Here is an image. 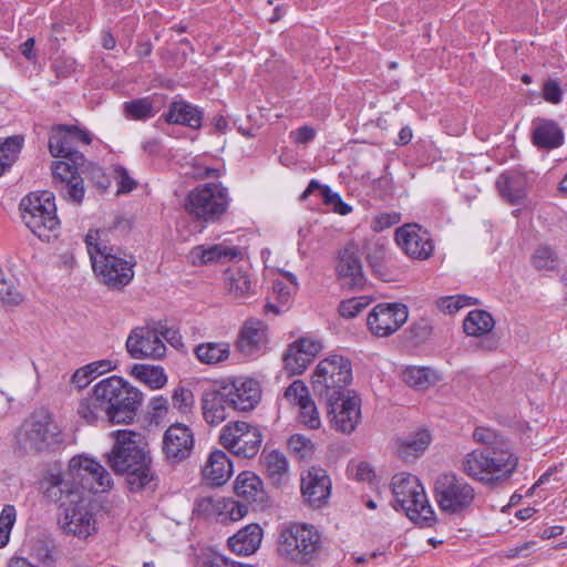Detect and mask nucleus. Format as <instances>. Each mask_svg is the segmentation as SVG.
<instances>
[{
    "label": "nucleus",
    "mask_w": 567,
    "mask_h": 567,
    "mask_svg": "<svg viewBox=\"0 0 567 567\" xmlns=\"http://www.w3.org/2000/svg\"><path fill=\"white\" fill-rule=\"evenodd\" d=\"M473 439L481 446L465 455L462 463L464 473L487 486L508 480L518 465L509 441L486 426H477Z\"/></svg>",
    "instance_id": "2"
},
{
    "label": "nucleus",
    "mask_w": 567,
    "mask_h": 567,
    "mask_svg": "<svg viewBox=\"0 0 567 567\" xmlns=\"http://www.w3.org/2000/svg\"><path fill=\"white\" fill-rule=\"evenodd\" d=\"M532 125V142L537 148L555 150L564 144L565 134L556 121L536 117Z\"/></svg>",
    "instance_id": "28"
},
{
    "label": "nucleus",
    "mask_w": 567,
    "mask_h": 567,
    "mask_svg": "<svg viewBox=\"0 0 567 567\" xmlns=\"http://www.w3.org/2000/svg\"><path fill=\"white\" fill-rule=\"evenodd\" d=\"M289 452L298 460H309L315 453V444L302 434H293L287 442Z\"/></svg>",
    "instance_id": "48"
},
{
    "label": "nucleus",
    "mask_w": 567,
    "mask_h": 567,
    "mask_svg": "<svg viewBox=\"0 0 567 567\" xmlns=\"http://www.w3.org/2000/svg\"><path fill=\"white\" fill-rule=\"evenodd\" d=\"M260 398V385L251 378L216 382L202 394L203 417L209 425H218L230 416V412L254 410Z\"/></svg>",
    "instance_id": "3"
},
{
    "label": "nucleus",
    "mask_w": 567,
    "mask_h": 567,
    "mask_svg": "<svg viewBox=\"0 0 567 567\" xmlns=\"http://www.w3.org/2000/svg\"><path fill=\"white\" fill-rule=\"evenodd\" d=\"M502 197L511 205H520L527 197V177L518 171H505L496 179Z\"/></svg>",
    "instance_id": "30"
},
{
    "label": "nucleus",
    "mask_w": 567,
    "mask_h": 567,
    "mask_svg": "<svg viewBox=\"0 0 567 567\" xmlns=\"http://www.w3.org/2000/svg\"><path fill=\"white\" fill-rule=\"evenodd\" d=\"M392 506L402 511L420 526L431 527L435 523V512L431 507L424 487L415 475L395 474L391 480Z\"/></svg>",
    "instance_id": "8"
},
{
    "label": "nucleus",
    "mask_w": 567,
    "mask_h": 567,
    "mask_svg": "<svg viewBox=\"0 0 567 567\" xmlns=\"http://www.w3.org/2000/svg\"><path fill=\"white\" fill-rule=\"evenodd\" d=\"M477 303L476 298L462 295L443 297L437 301L439 308L449 313H454L464 307Z\"/></svg>",
    "instance_id": "55"
},
{
    "label": "nucleus",
    "mask_w": 567,
    "mask_h": 567,
    "mask_svg": "<svg viewBox=\"0 0 567 567\" xmlns=\"http://www.w3.org/2000/svg\"><path fill=\"white\" fill-rule=\"evenodd\" d=\"M52 486L49 488L51 497H56L63 513L59 516L63 532L79 538H87L96 532L95 520L73 487L64 482L61 475L52 476Z\"/></svg>",
    "instance_id": "7"
},
{
    "label": "nucleus",
    "mask_w": 567,
    "mask_h": 567,
    "mask_svg": "<svg viewBox=\"0 0 567 567\" xmlns=\"http://www.w3.org/2000/svg\"><path fill=\"white\" fill-rule=\"evenodd\" d=\"M30 556L43 567H54L58 560L54 545L44 539H35L32 542Z\"/></svg>",
    "instance_id": "44"
},
{
    "label": "nucleus",
    "mask_w": 567,
    "mask_h": 567,
    "mask_svg": "<svg viewBox=\"0 0 567 567\" xmlns=\"http://www.w3.org/2000/svg\"><path fill=\"white\" fill-rule=\"evenodd\" d=\"M76 60L72 56L61 54L52 60L51 69L54 71L56 78H70L76 71Z\"/></svg>",
    "instance_id": "57"
},
{
    "label": "nucleus",
    "mask_w": 567,
    "mask_h": 567,
    "mask_svg": "<svg viewBox=\"0 0 567 567\" xmlns=\"http://www.w3.org/2000/svg\"><path fill=\"white\" fill-rule=\"evenodd\" d=\"M194 445V432L183 423H173L164 432L162 451L172 464H178L187 460L193 453Z\"/></svg>",
    "instance_id": "19"
},
{
    "label": "nucleus",
    "mask_w": 567,
    "mask_h": 567,
    "mask_svg": "<svg viewBox=\"0 0 567 567\" xmlns=\"http://www.w3.org/2000/svg\"><path fill=\"white\" fill-rule=\"evenodd\" d=\"M261 539L262 528L258 524H249L230 536L227 544L234 554L249 556L258 550Z\"/></svg>",
    "instance_id": "31"
},
{
    "label": "nucleus",
    "mask_w": 567,
    "mask_h": 567,
    "mask_svg": "<svg viewBox=\"0 0 567 567\" xmlns=\"http://www.w3.org/2000/svg\"><path fill=\"white\" fill-rule=\"evenodd\" d=\"M297 347L289 344L284 353L282 361L285 370L289 375L302 374L309 363L312 361L306 354L297 352Z\"/></svg>",
    "instance_id": "45"
},
{
    "label": "nucleus",
    "mask_w": 567,
    "mask_h": 567,
    "mask_svg": "<svg viewBox=\"0 0 567 567\" xmlns=\"http://www.w3.org/2000/svg\"><path fill=\"white\" fill-rule=\"evenodd\" d=\"M0 300L7 306H18L23 301L22 293L17 289L13 279L4 277L0 269Z\"/></svg>",
    "instance_id": "51"
},
{
    "label": "nucleus",
    "mask_w": 567,
    "mask_h": 567,
    "mask_svg": "<svg viewBox=\"0 0 567 567\" xmlns=\"http://www.w3.org/2000/svg\"><path fill=\"white\" fill-rule=\"evenodd\" d=\"M261 442L262 435L258 427L247 431V434H245L244 437H239V444L236 449L235 455L244 458H251L259 452Z\"/></svg>",
    "instance_id": "46"
},
{
    "label": "nucleus",
    "mask_w": 567,
    "mask_h": 567,
    "mask_svg": "<svg viewBox=\"0 0 567 567\" xmlns=\"http://www.w3.org/2000/svg\"><path fill=\"white\" fill-rule=\"evenodd\" d=\"M495 321L489 312L475 309L467 313L463 322V330L467 336L481 337L494 328Z\"/></svg>",
    "instance_id": "36"
},
{
    "label": "nucleus",
    "mask_w": 567,
    "mask_h": 567,
    "mask_svg": "<svg viewBox=\"0 0 567 567\" xmlns=\"http://www.w3.org/2000/svg\"><path fill=\"white\" fill-rule=\"evenodd\" d=\"M292 347H297V352L306 354L311 360L321 351L322 344L318 340L309 338H300L291 343Z\"/></svg>",
    "instance_id": "61"
},
{
    "label": "nucleus",
    "mask_w": 567,
    "mask_h": 567,
    "mask_svg": "<svg viewBox=\"0 0 567 567\" xmlns=\"http://www.w3.org/2000/svg\"><path fill=\"white\" fill-rule=\"evenodd\" d=\"M403 381L411 388L425 390L435 384L437 375L426 367H408L402 373Z\"/></svg>",
    "instance_id": "41"
},
{
    "label": "nucleus",
    "mask_w": 567,
    "mask_h": 567,
    "mask_svg": "<svg viewBox=\"0 0 567 567\" xmlns=\"http://www.w3.org/2000/svg\"><path fill=\"white\" fill-rule=\"evenodd\" d=\"M167 103V95L153 93L146 96L125 101L122 112L125 118L136 122H146L153 118Z\"/></svg>",
    "instance_id": "27"
},
{
    "label": "nucleus",
    "mask_w": 567,
    "mask_h": 567,
    "mask_svg": "<svg viewBox=\"0 0 567 567\" xmlns=\"http://www.w3.org/2000/svg\"><path fill=\"white\" fill-rule=\"evenodd\" d=\"M277 550L281 557L301 567H317L327 556L321 533L306 523H289L278 535Z\"/></svg>",
    "instance_id": "4"
},
{
    "label": "nucleus",
    "mask_w": 567,
    "mask_h": 567,
    "mask_svg": "<svg viewBox=\"0 0 567 567\" xmlns=\"http://www.w3.org/2000/svg\"><path fill=\"white\" fill-rule=\"evenodd\" d=\"M116 173L118 178V194H128L136 188V181L130 176L128 171L124 166H118Z\"/></svg>",
    "instance_id": "64"
},
{
    "label": "nucleus",
    "mask_w": 567,
    "mask_h": 567,
    "mask_svg": "<svg viewBox=\"0 0 567 567\" xmlns=\"http://www.w3.org/2000/svg\"><path fill=\"white\" fill-rule=\"evenodd\" d=\"M171 329L162 321H148L145 327L134 328L125 347L133 359H162L166 353L163 339H167Z\"/></svg>",
    "instance_id": "13"
},
{
    "label": "nucleus",
    "mask_w": 567,
    "mask_h": 567,
    "mask_svg": "<svg viewBox=\"0 0 567 567\" xmlns=\"http://www.w3.org/2000/svg\"><path fill=\"white\" fill-rule=\"evenodd\" d=\"M0 300L7 306H18L23 301L22 293L17 289L13 279L4 277L0 269Z\"/></svg>",
    "instance_id": "50"
},
{
    "label": "nucleus",
    "mask_w": 567,
    "mask_h": 567,
    "mask_svg": "<svg viewBox=\"0 0 567 567\" xmlns=\"http://www.w3.org/2000/svg\"><path fill=\"white\" fill-rule=\"evenodd\" d=\"M112 370L111 361L100 360L79 368L71 378L72 384L79 389L86 388L97 375Z\"/></svg>",
    "instance_id": "42"
},
{
    "label": "nucleus",
    "mask_w": 567,
    "mask_h": 567,
    "mask_svg": "<svg viewBox=\"0 0 567 567\" xmlns=\"http://www.w3.org/2000/svg\"><path fill=\"white\" fill-rule=\"evenodd\" d=\"M394 239L398 246L411 259L426 260L434 251L430 231L419 224H405L396 228Z\"/></svg>",
    "instance_id": "16"
},
{
    "label": "nucleus",
    "mask_w": 567,
    "mask_h": 567,
    "mask_svg": "<svg viewBox=\"0 0 567 567\" xmlns=\"http://www.w3.org/2000/svg\"><path fill=\"white\" fill-rule=\"evenodd\" d=\"M408 318L409 309L404 303H379L370 311L367 324L374 336L388 337L398 331Z\"/></svg>",
    "instance_id": "17"
},
{
    "label": "nucleus",
    "mask_w": 567,
    "mask_h": 567,
    "mask_svg": "<svg viewBox=\"0 0 567 567\" xmlns=\"http://www.w3.org/2000/svg\"><path fill=\"white\" fill-rule=\"evenodd\" d=\"M285 398H287L290 401H293L298 406H300L301 403H306V401H309L311 399L308 388L301 380H295L285 390Z\"/></svg>",
    "instance_id": "59"
},
{
    "label": "nucleus",
    "mask_w": 567,
    "mask_h": 567,
    "mask_svg": "<svg viewBox=\"0 0 567 567\" xmlns=\"http://www.w3.org/2000/svg\"><path fill=\"white\" fill-rule=\"evenodd\" d=\"M81 166L69 162H53L51 165L52 179L55 189L68 202L80 205L85 195Z\"/></svg>",
    "instance_id": "18"
},
{
    "label": "nucleus",
    "mask_w": 567,
    "mask_h": 567,
    "mask_svg": "<svg viewBox=\"0 0 567 567\" xmlns=\"http://www.w3.org/2000/svg\"><path fill=\"white\" fill-rule=\"evenodd\" d=\"M70 470L73 480L81 478L83 488L105 491L112 487L113 481L110 473L93 458L74 456L70 461Z\"/></svg>",
    "instance_id": "20"
},
{
    "label": "nucleus",
    "mask_w": 567,
    "mask_h": 567,
    "mask_svg": "<svg viewBox=\"0 0 567 567\" xmlns=\"http://www.w3.org/2000/svg\"><path fill=\"white\" fill-rule=\"evenodd\" d=\"M239 437L236 432L233 430L231 424H227L221 429L219 443L228 450L230 453L235 454L236 449L239 444Z\"/></svg>",
    "instance_id": "62"
},
{
    "label": "nucleus",
    "mask_w": 567,
    "mask_h": 567,
    "mask_svg": "<svg viewBox=\"0 0 567 567\" xmlns=\"http://www.w3.org/2000/svg\"><path fill=\"white\" fill-rule=\"evenodd\" d=\"M532 264L538 270H553L557 264V256L550 246H539L532 256Z\"/></svg>",
    "instance_id": "53"
},
{
    "label": "nucleus",
    "mask_w": 567,
    "mask_h": 567,
    "mask_svg": "<svg viewBox=\"0 0 567 567\" xmlns=\"http://www.w3.org/2000/svg\"><path fill=\"white\" fill-rule=\"evenodd\" d=\"M80 171L93 182L99 190L105 192L109 188L111 181L100 165L85 159V165L81 166Z\"/></svg>",
    "instance_id": "52"
},
{
    "label": "nucleus",
    "mask_w": 567,
    "mask_h": 567,
    "mask_svg": "<svg viewBox=\"0 0 567 567\" xmlns=\"http://www.w3.org/2000/svg\"><path fill=\"white\" fill-rule=\"evenodd\" d=\"M401 221V214L396 212H382L375 215L371 221V228L375 233H381Z\"/></svg>",
    "instance_id": "60"
},
{
    "label": "nucleus",
    "mask_w": 567,
    "mask_h": 567,
    "mask_svg": "<svg viewBox=\"0 0 567 567\" xmlns=\"http://www.w3.org/2000/svg\"><path fill=\"white\" fill-rule=\"evenodd\" d=\"M143 393L124 378L111 375L99 381L91 393L81 399L76 413L85 423L99 420L115 424H131L137 416Z\"/></svg>",
    "instance_id": "1"
},
{
    "label": "nucleus",
    "mask_w": 567,
    "mask_h": 567,
    "mask_svg": "<svg viewBox=\"0 0 567 567\" xmlns=\"http://www.w3.org/2000/svg\"><path fill=\"white\" fill-rule=\"evenodd\" d=\"M49 152L53 157L64 158L63 162L75 166L85 165V156L78 150L76 144L68 134V131L61 124L52 126L49 142Z\"/></svg>",
    "instance_id": "26"
},
{
    "label": "nucleus",
    "mask_w": 567,
    "mask_h": 567,
    "mask_svg": "<svg viewBox=\"0 0 567 567\" xmlns=\"http://www.w3.org/2000/svg\"><path fill=\"white\" fill-rule=\"evenodd\" d=\"M371 302V298L361 296L342 300L339 305L338 311L342 318L352 319L357 317L363 309Z\"/></svg>",
    "instance_id": "54"
},
{
    "label": "nucleus",
    "mask_w": 567,
    "mask_h": 567,
    "mask_svg": "<svg viewBox=\"0 0 567 567\" xmlns=\"http://www.w3.org/2000/svg\"><path fill=\"white\" fill-rule=\"evenodd\" d=\"M130 374L153 390L163 388L167 382L164 369L158 365L135 363L132 365Z\"/></svg>",
    "instance_id": "37"
},
{
    "label": "nucleus",
    "mask_w": 567,
    "mask_h": 567,
    "mask_svg": "<svg viewBox=\"0 0 567 567\" xmlns=\"http://www.w3.org/2000/svg\"><path fill=\"white\" fill-rule=\"evenodd\" d=\"M331 429L342 434H351L361 421V400L358 395L343 394L322 401Z\"/></svg>",
    "instance_id": "15"
},
{
    "label": "nucleus",
    "mask_w": 567,
    "mask_h": 567,
    "mask_svg": "<svg viewBox=\"0 0 567 567\" xmlns=\"http://www.w3.org/2000/svg\"><path fill=\"white\" fill-rule=\"evenodd\" d=\"M336 271L338 278L342 280V286L347 289L362 290L364 288L367 279L354 244H348L339 251Z\"/></svg>",
    "instance_id": "22"
},
{
    "label": "nucleus",
    "mask_w": 567,
    "mask_h": 567,
    "mask_svg": "<svg viewBox=\"0 0 567 567\" xmlns=\"http://www.w3.org/2000/svg\"><path fill=\"white\" fill-rule=\"evenodd\" d=\"M144 464L133 465L130 463L126 471L116 472V475H124L126 487L131 493H136L145 496L153 495L161 484V478L156 471L153 468V462L150 451L145 453Z\"/></svg>",
    "instance_id": "21"
},
{
    "label": "nucleus",
    "mask_w": 567,
    "mask_h": 567,
    "mask_svg": "<svg viewBox=\"0 0 567 567\" xmlns=\"http://www.w3.org/2000/svg\"><path fill=\"white\" fill-rule=\"evenodd\" d=\"M365 260L372 274L384 282L393 281L391 270L392 254L383 241H374L364 246Z\"/></svg>",
    "instance_id": "29"
},
{
    "label": "nucleus",
    "mask_w": 567,
    "mask_h": 567,
    "mask_svg": "<svg viewBox=\"0 0 567 567\" xmlns=\"http://www.w3.org/2000/svg\"><path fill=\"white\" fill-rule=\"evenodd\" d=\"M23 135H12L0 138V176L8 172L18 161L23 148Z\"/></svg>",
    "instance_id": "38"
},
{
    "label": "nucleus",
    "mask_w": 567,
    "mask_h": 567,
    "mask_svg": "<svg viewBox=\"0 0 567 567\" xmlns=\"http://www.w3.org/2000/svg\"><path fill=\"white\" fill-rule=\"evenodd\" d=\"M301 493L306 503L312 508L327 504L331 493V481L326 470L312 467L301 478Z\"/></svg>",
    "instance_id": "25"
},
{
    "label": "nucleus",
    "mask_w": 567,
    "mask_h": 567,
    "mask_svg": "<svg viewBox=\"0 0 567 567\" xmlns=\"http://www.w3.org/2000/svg\"><path fill=\"white\" fill-rule=\"evenodd\" d=\"M431 443L427 430H419L399 442L398 454L403 461H411L424 453Z\"/></svg>",
    "instance_id": "34"
},
{
    "label": "nucleus",
    "mask_w": 567,
    "mask_h": 567,
    "mask_svg": "<svg viewBox=\"0 0 567 567\" xmlns=\"http://www.w3.org/2000/svg\"><path fill=\"white\" fill-rule=\"evenodd\" d=\"M231 203L229 190L221 183L198 184L184 199V209L195 227L203 231L208 225L219 223Z\"/></svg>",
    "instance_id": "6"
},
{
    "label": "nucleus",
    "mask_w": 567,
    "mask_h": 567,
    "mask_svg": "<svg viewBox=\"0 0 567 567\" xmlns=\"http://www.w3.org/2000/svg\"><path fill=\"white\" fill-rule=\"evenodd\" d=\"M172 405L182 414L190 413L194 409L195 398L189 388L184 385L176 386L172 392Z\"/></svg>",
    "instance_id": "49"
},
{
    "label": "nucleus",
    "mask_w": 567,
    "mask_h": 567,
    "mask_svg": "<svg viewBox=\"0 0 567 567\" xmlns=\"http://www.w3.org/2000/svg\"><path fill=\"white\" fill-rule=\"evenodd\" d=\"M300 408V420L309 429L317 430L321 425L318 409L312 399L301 403Z\"/></svg>",
    "instance_id": "58"
},
{
    "label": "nucleus",
    "mask_w": 567,
    "mask_h": 567,
    "mask_svg": "<svg viewBox=\"0 0 567 567\" xmlns=\"http://www.w3.org/2000/svg\"><path fill=\"white\" fill-rule=\"evenodd\" d=\"M65 127L68 131V134L72 141L79 146L82 145H90L92 143V135L89 131L81 128L76 125L72 124H61Z\"/></svg>",
    "instance_id": "63"
},
{
    "label": "nucleus",
    "mask_w": 567,
    "mask_h": 567,
    "mask_svg": "<svg viewBox=\"0 0 567 567\" xmlns=\"http://www.w3.org/2000/svg\"><path fill=\"white\" fill-rule=\"evenodd\" d=\"M434 496L441 511L455 515L471 508L475 499V491L455 473H443L434 482Z\"/></svg>",
    "instance_id": "12"
},
{
    "label": "nucleus",
    "mask_w": 567,
    "mask_h": 567,
    "mask_svg": "<svg viewBox=\"0 0 567 567\" xmlns=\"http://www.w3.org/2000/svg\"><path fill=\"white\" fill-rule=\"evenodd\" d=\"M19 208L25 226L39 238L48 237V231L60 226L55 196L50 190L29 193L21 199Z\"/></svg>",
    "instance_id": "11"
},
{
    "label": "nucleus",
    "mask_w": 567,
    "mask_h": 567,
    "mask_svg": "<svg viewBox=\"0 0 567 567\" xmlns=\"http://www.w3.org/2000/svg\"><path fill=\"white\" fill-rule=\"evenodd\" d=\"M352 380L350 359L331 354L317 364L311 375L312 392L319 401H331L334 396L350 394L348 386Z\"/></svg>",
    "instance_id": "10"
},
{
    "label": "nucleus",
    "mask_w": 567,
    "mask_h": 567,
    "mask_svg": "<svg viewBox=\"0 0 567 567\" xmlns=\"http://www.w3.org/2000/svg\"><path fill=\"white\" fill-rule=\"evenodd\" d=\"M194 353L205 364H216L228 359L230 349L226 342H207L198 344Z\"/></svg>",
    "instance_id": "39"
},
{
    "label": "nucleus",
    "mask_w": 567,
    "mask_h": 567,
    "mask_svg": "<svg viewBox=\"0 0 567 567\" xmlns=\"http://www.w3.org/2000/svg\"><path fill=\"white\" fill-rule=\"evenodd\" d=\"M233 474V462L228 455L216 450L210 453L206 465L203 468V476L210 486L224 485Z\"/></svg>",
    "instance_id": "32"
},
{
    "label": "nucleus",
    "mask_w": 567,
    "mask_h": 567,
    "mask_svg": "<svg viewBox=\"0 0 567 567\" xmlns=\"http://www.w3.org/2000/svg\"><path fill=\"white\" fill-rule=\"evenodd\" d=\"M264 341V330L246 323L240 331L237 347L244 354L254 355L260 350Z\"/></svg>",
    "instance_id": "40"
},
{
    "label": "nucleus",
    "mask_w": 567,
    "mask_h": 567,
    "mask_svg": "<svg viewBox=\"0 0 567 567\" xmlns=\"http://www.w3.org/2000/svg\"><path fill=\"white\" fill-rule=\"evenodd\" d=\"M565 90L561 87L559 79L548 78L544 81L542 87L543 99L549 103L557 105L563 102Z\"/></svg>",
    "instance_id": "56"
},
{
    "label": "nucleus",
    "mask_w": 567,
    "mask_h": 567,
    "mask_svg": "<svg viewBox=\"0 0 567 567\" xmlns=\"http://www.w3.org/2000/svg\"><path fill=\"white\" fill-rule=\"evenodd\" d=\"M264 467L272 485L279 486L288 473V461L278 450L264 451L261 454Z\"/></svg>",
    "instance_id": "35"
},
{
    "label": "nucleus",
    "mask_w": 567,
    "mask_h": 567,
    "mask_svg": "<svg viewBox=\"0 0 567 567\" xmlns=\"http://www.w3.org/2000/svg\"><path fill=\"white\" fill-rule=\"evenodd\" d=\"M225 280L228 284L229 291L236 297L249 295L251 281L249 274L240 267H231L225 271Z\"/></svg>",
    "instance_id": "43"
},
{
    "label": "nucleus",
    "mask_w": 567,
    "mask_h": 567,
    "mask_svg": "<svg viewBox=\"0 0 567 567\" xmlns=\"http://www.w3.org/2000/svg\"><path fill=\"white\" fill-rule=\"evenodd\" d=\"M204 110L184 99H175L168 104L159 118L155 122V127H159L164 122L168 125H182L192 130H199L203 126Z\"/></svg>",
    "instance_id": "24"
},
{
    "label": "nucleus",
    "mask_w": 567,
    "mask_h": 567,
    "mask_svg": "<svg viewBox=\"0 0 567 567\" xmlns=\"http://www.w3.org/2000/svg\"><path fill=\"white\" fill-rule=\"evenodd\" d=\"M240 254L241 252L237 247H228L224 244H214L207 247L198 245L190 251L194 265L230 261L239 257Z\"/></svg>",
    "instance_id": "33"
},
{
    "label": "nucleus",
    "mask_w": 567,
    "mask_h": 567,
    "mask_svg": "<svg viewBox=\"0 0 567 567\" xmlns=\"http://www.w3.org/2000/svg\"><path fill=\"white\" fill-rule=\"evenodd\" d=\"M235 494L252 506L254 511H265L272 506V498L264 488L261 478L251 471H243L234 484Z\"/></svg>",
    "instance_id": "23"
},
{
    "label": "nucleus",
    "mask_w": 567,
    "mask_h": 567,
    "mask_svg": "<svg viewBox=\"0 0 567 567\" xmlns=\"http://www.w3.org/2000/svg\"><path fill=\"white\" fill-rule=\"evenodd\" d=\"M97 239L99 230H90L84 238L93 271L109 288L121 290L134 278L135 260L121 257L118 248Z\"/></svg>",
    "instance_id": "5"
},
{
    "label": "nucleus",
    "mask_w": 567,
    "mask_h": 567,
    "mask_svg": "<svg viewBox=\"0 0 567 567\" xmlns=\"http://www.w3.org/2000/svg\"><path fill=\"white\" fill-rule=\"evenodd\" d=\"M146 447L147 444L143 442L141 434L118 430L114 432V444L111 451L105 454L106 463L114 473L126 471L130 463L141 466L148 451Z\"/></svg>",
    "instance_id": "14"
},
{
    "label": "nucleus",
    "mask_w": 567,
    "mask_h": 567,
    "mask_svg": "<svg viewBox=\"0 0 567 567\" xmlns=\"http://www.w3.org/2000/svg\"><path fill=\"white\" fill-rule=\"evenodd\" d=\"M432 332L433 326L431 320L421 318L404 330V336L406 341L412 346H420L430 338Z\"/></svg>",
    "instance_id": "47"
},
{
    "label": "nucleus",
    "mask_w": 567,
    "mask_h": 567,
    "mask_svg": "<svg viewBox=\"0 0 567 567\" xmlns=\"http://www.w3.org/2000/svg\"><path fill=\"white\" fill-rule=\"evenodd\" d=\"M16 452L23 456L60 449L63 435L52 415L47 411H40L21 424L16 434Z\"/></svg>",
    "instance_id": "9"
}]
</instances>
